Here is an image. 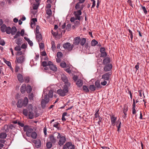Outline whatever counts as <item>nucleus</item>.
I'll list each match as a JSON object with an SVG mask.
<instances>
[{"mask_svg": "<svg viewBox=\"0 0 149 149\" xmlns=\"http://www.w3.org/2000/svg\"><path fill=\"white\" fill-rule=\"evenodd\" d=\"M91 1L93 2V4L91 7V8H92L95 6V1L94 0H91Z\"/></svg>", "mask_w": 149, "mask_h": 149, "instance_id": "69168bd1", "label": "nucleus"}, {"mask_svg": "<svg viewBox=\"0 0 149 149\" xmlns=\"http://www.w3.org/2000/svg\"><path fill=\"white\" fill-rule=\"evenodd\" d=\"M89 88L92 91H94L95 90V87L94 85H91L89 86Z\"/></svg>", "mask_w": 149, "mask_h": 149, "instance_id": "37998d69", "label": "nucleus"}, {"mask_svg": "<svg viewBox=\"0 0 149 149\" xmlns=\"http://www.w3.org/2000/svg\"><path fill=\"white\" fill-rule=\"evenodd\" d=\"M44 92L43 95L44 96V98L42 99L41 101L42 107L43 109L45 107L46 104L49 102V98H52L53 96V92L52 90L49 91L48 94Z\"/></svg>", "mask_w": 149, "mask_h": 149, "instance_id": "f257e3e1", "label": "nucleus"}, {"mask_svg": "<svg viewBox=\"0 0 149 149\" xmlns=\"http://www.w3.org/2000/svg\"><path fill=\"white\" fill-rule=\"evenodd\" d=\"M112 65L111 64H109L105 65L104 68V70L107 72L110 71L112 69Z\"/></svg>", "mask_w": 149, "mask_h": 149, "instance_id": "4468645a", "label": "nucleus"}, {"mask_svg": "<svg viewBox=\"0 0 149 149\" xmlns=\"http://www.w3.org/2000/svg\"><path fill=\"white\" fill-rule=\"evenodd\" d=\"M20 32L19 31H18L15 35L13 37L14 38L16 39L18 37L20 36Z\"/></svg>", "mask_w": 149, "mask_h": 149, "instance_id": "49530a36", "label": "nucleus"}, {"mask_svg": "<svg viewBox=\"0 0 149 149\" xmlns=\"http://www.w3.org/2000/svg\"><path fill=\"white\" fill-rule=\"evenodd\" d=\"M111 75V72L106 73L102 75L101 79H103L105 80H109Z\"/></svg>", "mask_w": 149, "mask_h": 149, "instance_id": "1a4fd4ad", "label": "nucleus"}, {"mask_svg": "<svg viewBox=\"0 0 149 149\" xmlns=\"http://www.w3.org/2000/svg\"><path fill=\"white\" fill-rule=\"evenodd\" d=\"M49 68L51 70L55 72L57 70V68L56 66L53 64L52 65H51Z\"/></svg>", "mask_w": 149, "mask_h": 149, "instance_id": "cd10ccee", "label": "nucleus"}, {"mask_svg": "<svg viewBox=\"0 0 149 149\" xmlns=\"http://www.w3.org/2000/svg\"><path fill=\"white\" fill-rule=\"evenodd\" d=\"M110 119L111 124L114 126L117 120V117H115L114 115H112L110 116Z\"/></svg>", "mask_w": 149, "mask_h": 149, "instance_id": "2eb2a0df", "label": "nucleus"}, {"mask_svg": "<svg viewBox=\"0 0 149 149\" xmlns=\"http://www.w3.org/2000/svg\"><path fill=\"white\" fill-rule=\"evenodd\" d=\"M28 115L29 118L30 119H31L33 118L34 116V113H33V111H29Z\"/></svg>", "mask_w": 149, "mask_h": 149, "instance_id": "a878e982", "label": "nucleus"}, {"mask_svg": "<svg viewBox=\"0 0 149 149\" xmlns=\"http://www.w3.org/2000/svg\"><path fill=\"white\" fill-rule=\"evenodd\" d=\"M74 145L72 144V143L70 142L66 143L63 146V149H74Z\"/></svg>", "mask_w": 149, "mask_h": 149, "instance_id": "0eeeda50", "label": "nucleus"}, {"mask_svg": "<svg viewBox=\"0 0 149 149\" xmlns=\"http://www.w3.org/2000/svg\"><path fill=\"white\" fill-rule=\"evenodd\" d=\"M33 131L32 128H29L28 131L26 132V135L28 136H29L30 135V133H31Z\"/></svg>", "mask_w": 149, "mask_h": 149, "instance_id": "c756f323", "label": "nucleus"}, {"mask_svg": "<svg viewBox=\"0 0 149 149\" xmlns=\"http://www.w3.org/2000/svg\"><path fill=\"white\" fill-rule=\"evenodd\" d=\"M36 39L38 42L41 41L42 39L41 34L40 33L36 34Z\"/></svg>", "mask_w": 149, "mask_h": 149, "instance_id": "a211bd4d", "label": "nucleus"}, {"mask_svg": "<svg viewBox=\"0 0 149 149\" xmlns=\"http://www.w3.org/2000/svg\"><path fill=\"white\" fill-rule=\"evenodd\" d=\"M70 85V83H68L67 84H65L63 89H59L57 91V93L62 97L65 96L68 92V88Z\"/></svg>", "mask_w": 149, "mask_h": 149, "instance_id": "f03ea898", "label": "nucleus"}, {"mask_svg": "<svg viewBox=\"0 0 149 149\" xmlns=\"http://www.w3.org/2000/svg\"><path fill=\"white\" fill-rule=\"evenodd\" d=\"M61 79L65 83V84H67L68 83H70L68 82L67 77L64 74H61Z\"/></svg>", "mask_w": 149, "mask_h": 149, "instance_id": "9d476101", "label": "nucleus"}, {"mask_svg": "<svg viewBox=\"0 0 149 149\" xmlns=\"http://www.w3.org/2000/svg\"><path fill=\"white\" fill-rule=\"evenodd\" d=\"M57 57L58 58H61L63 56V54L61 52H58L57 54Z\"/></svg>", "mask_w": 149, "mask_h": 149, "instance_id": "c03bdc74", "label": "nucleus"}, {"mask_svg": "<svg viewBox=\"0 0 149 149\" xmlns=\"http://www.w3.org/2000/svg\"><path fill=\"white\" fill-rule=\"evenodd\" d=\"M79 3H77L75 6V8L76 10L80 8V5Z\"/></svg>", "mask_w": 149, "mask_h": 149, "instance_id": "e2e57ef3", "label": "nucleus"}, {"mask_svg": "<svg viewBox=\"0 0 149 149\" xmlns=\"http://www.w3.org/2000/svg\"><path fill=\"white\" fill-rule=\"evenodd\" d=\"M60 124L58 122L55 123L53 125V126L57 128H58V125Z\"/></svg>", "mask_w": 149, "mask_h": 149, "instance_id": "864d4df0", "label": "nucleus"}, {"mask_svg": "<svg viewBox=\"0 0 149 149\" xmlns=\"http://www.w3.org/2000/svg\"><path fill=\"white\" fill-rule=\"evenodd\" d=\"M7 134L5 132H2L0 133V138L4 139L7 136Z\"/></svg>", "mask_w": 149, "mask_h": 149, "instance_id": "bb28decb", "label": "nucleus"}, {"mask_svg": "<svg viewBox=\"0 0 149 149\" xmlns=\"http://www.w3.org/2000/svg\"><path fill=\"white\" fill-rule=\"evenodd\" d=\"M37 19L36 18H33L31 21V26L33 28L36 25V22H37Z\"/></svg>", "mask_w": 149, "mask_h": 149, "instance_id": "412c9836", "label": "nucleus"}, {"mask_svg": "<svg viewBox=\"0 0 149 149\" xmlns=\"http://www.w3.org/2000/svg\"><path fill=\"white\" fill-rule=\"evenodd\" d=\"M128 107H126V106H124V108H123V112H126L127 111H128Z\"/></svg>", "mask_w": 149, "mask_h": 149, "instance_id": "13d9d810", "label": "nucleus"}, {"mask_svg": "<svg viewBox=\"0 0 149 149\" xmlns=\"http://www.w3.org/2000/svg\"><path fill=\"white\" fill-rule=\"evenodd\" d=\"M29 127L28 126H25L24 128V131L27 132Z\"/></svg>", "mask_w": 149, "mask_h": 149, "instance_id": "338daca9", "label": "nucleus"}, {"mask_svg": "<svg viewBox=\"0 0 149 149\" xmlns=\"http://www.w3.org/2000/svg\"><path fill=\"white\" fill-rule=\"evenodd\" d=\"M51 48L53 51H54L56 49V46L54 42V41H52L51 42Z\"/></svg>", "mask_w": 149, "mask_h": 149, "instance_id": "c85d7f7f", "label": "nucleus"}, {"mask_svg": "<svg viewBox=\"0 0 149 149\" xmlns=\"http://www.w3.org/2000/svg\"><path fill=\"white\" fill-rule=\"evenodd\" d=\"M86 41V39L85 38H80V44L81 46H83L85 44Z\"/></svg>", "mask_w": 149, "mask_h": 149, "instance_id": "5701e85b", "label": "nucleus"}, {"mask_svg": "<svg viewBox=\"0 0 149 149\" xmlns=\"http://www.w3.org/2000/svg\"><path fill=\"white\" fill-rule=\"evenodd\" d=\"M60 65L62 68H65L66 67L67 65L65 62L63 61L60 63Z\"/></svg>", "mask_w": 149, "mask_h": 149, "instance_id": "4c0bfd02", "label": "nucleus"}, {"mask_svg": "<svg viewBox=\"0 0 149 149\" xmlns=\"http://www.w3.org/2000/svg\"><path fill=\"white\" fill-rule=\"evenodd\" d=\"M17 78L20 82L22 83L24 81L23 75L19 73L17 75Z\"/></svg>", "mask_w": 149, "mask_h": 149, "instance_id": "f3484780", "label": "nucleus"}, {"mask_svg": "<svg viewBox=\"0 0 149 149\" xmlns=\"http://www.w3.org/2000/svg\"><path fill=\"white\" fill-rule=\"evenodd\" d=\"M99 110H97L95 113V118H97V117L99 118V117H100L99 115Z\"/></svg>", "mask_w": 149, "mask_h": 149, "instance_id": "603ef678", "label": "nucleus"}, {"mask_svg": "<svg viewBox=\"0 0 149 149\" xmlns=\"http://www.w3.org/2000/svg\"><path fill=\"white\" fill-rule=\"evenodd\" d=\"M42 65L44 67L47 66V63L46 61H43L42 63Z\"/></svg>", "mask_w": 149, "mask_h": 149, "instance_id": "0e129e2a", "label": "nucleus"}, {"mask_svg": "<svg viewBox=\"0 0 149 149\" xmlns=\"http://www.w3.org/2000/svg\"><path fill=\"white\" fill-rule=\"evenodd\" d=\"M39 45L40 49H43L44 47V44L43 43H41L39 44Z\"/></svg>", "mask_w": 149, "mask_h": 149, "instance_id": "052dcab7", "label": "nucleus"}, {"mask_svg": "<svg viewBox=\"0 0 149 149\" xmlns=\"http://www.w3.org/2000/svg\"><path fill=\"white\" fill-rule=\"evenodd\" d=\"M17 31V29L15 26H13L11 28L10 27H7L6 32L8 34L11 33L12 35H14L15 34Z\"/></svg>", "mask_w": 149, "mask_h": 149, "instance_id": "39448f33", "label": "nucleus"}, {"mask_svg": "<svg viewBox=\"0 0 149 149\" xmlns=\"http://www.w3.org/2000/svg\"><path fill=\"white\" fill-rule=\"evenodd\" d=\"M33 95L32 93H31L29 95L28 97L30 100H33Z\"/></svg>", "mask_w": 149, "mask_h": 149, "instance_id": "de8ad7c7", "label": "nucleus"}, {"mask_svg": "<svg viewBox=\"0 0 149 149\" xmlns=\"http://www.w3.org/2000/svg\"><path fill=\"white\" fill-rule=\"evenodd\" d=\"M98 43V42L95 40L93 39L92 40L91 43V45L92 46H95Z\"/></svg>", "mask_w": 149, "mask_h": 149, "instance_id": "e433bc0d", "label": "nucleus"}, {"mask_svg": "<svg viewBox=\"0 0 149 149\" xmlns=\"http://www.w3.org/2000/svg\"><path fill=\"white\" fill-rule=\"evenodd\" d=\"M27 44L26 43H24L22 45L21 47V48H22V49H25L27 48Z\"/></svg>", "mask_w": 149, "mask_h": 149, "instance_id": "4d7b16f0", "label": "nucleus"}, {"mask_svg": "<svg viewBox=\"0 0 149 149\" xmlns=\"http://www.w3.org/2000/svg\"><path fill=\"white\" fill-rule=\"evenodd\" d=\"M95 84L97 88H101L102 87V86L100 84L99 81L98 80L95 81Z\"/></svg>", "mask_w": 149, "mask_h": 149, "instance_id": "72a5a7b5", "label": "nucleus"}, {"mask_svg": "<svg viewBox=\"0 0 149 149\" xmlns=\"http://www.w3.org/2000/svg\"><path fill=\"white\" fill-rule=\"evenodd\" d=\"M110 59L109 57H105L103 60V64L104 65H107L110 63Z\"/></svg>", "mask_w": 149, "mask_h": 149, "instance_id": "aec40b11", "label": "nucleus"}, {"mask_svg": "<svg viewBox=\"0 0 149 149\" xmlns=\"http://www.w3.org/2000/svg\"><path fill=\"white\" fill-rule=\"evenodd\" d=\"M47 14L49 16L51 15L52 14V12L51 10L50 9H48L46 10Z\"/></svg>", "mask_w": 149, "mask_h": 149, "instance_id": "58836bf2", "label": "nucleus"}, {"mask_svg": "<svg viewBox=\"0 0 149 149\" xmlns=\"http://www.w3.org/2000/svg\"><path fill=\"white\" fill-rule=\"evenodd\" d=\"M121 125V123L120 121L119 122L118 121L116 122V127H117V128H118L117 131L118 132L119 131V129L120 128Z\"/></svg>", "mask_w": 149, "mask_h": 149, "instance_id": "7c9ffc66", "label": "nucleus"}, {"mask_svg": "<svg viewBox=\"0 0 149 149\" xmlns=\"http://www.w3.org/2000/svg\"><path fill=\"white\" fill-rule=\"evenodd\" d=\"M52 144H53L50 141L48 142L46 145L47 148H50L52 146Z\"/></svg>", "mask_w": 149, "mask_h": 149, "instance_id": "473e14b6", "label": "nucleus"}, {"mask_svg": "<svg viewBox=\"0 0 149 149\" xmlns=\"http://www.w3.org/2000/svg\"><path fill=\"white\" fill-rule=\"evenodd\" d=\"M32 88L29 85H27L26 88V92L28 93H30L32 91Z\"/></svg>", "mask_w": 149, "mask_h": 149, "instance_id": "f704fd0d", "label": "nucleus"}, {"mask_svg": "<svg viewBox=\"0 0 149 149\" xmlns=\"http://www.w3.org/2000/svg\"><path fill=\"white\" fill-rule=\"evenodd\" d=\"M73 14L75 16L76 19H78V20L80 19V15L81 14V10H79L77 11H74Z\"/></svg>", "mask_w": 149, "mask_h": 149, "instance_id": "6e6552de", "label": "nucleus"}, {"mask_svg": "<svg viewBox=\"0 0 149 149\" xmlns=\"http://www.w3.org/2000/svg\"><path fill=\"white\" fill-rule=\"evenodd\" d=\"M28 109L29 111H32L33 110V107L32 105H29L28 107Z\"/></svg>", "mask_w": 149, "mask_h": 149, "instance_id": "09e8293b", "label": "nucleus"}, {"mask_svg": "<svg viewBox=\"0 0 149 149\" xmlns=\"http://www.w3.org/2000/svg\"><path fill=\"white\" fill-rule=\"evenodd\" d=\"M32 142L34 143L35 147L38 148L40 147L41 146V141L39 139L34 140L32 141Z\"/></svg>", "mask_w": 149, "mask_h": 149, "instance_id": "9b49d317", "label": "nucleus"}, {"mask_svg": "<svg viewBox=\"0 0 149 149\" xmlns=\"http://www.w3.org/2000/svg\"><path fill=\"white\" fill-rule=\"evenodd\" d=\"M25 59V58L24 56H22L18 58H16V61H17L18 63H22L24 62Z\"/></svg>", "mask_w": 149, "mask_h": 149, "instance_id": "f8f14e48", "label": "nucleus"}, {"mask_svg": "<svg viewBox=\"0 0 149 149\" xmlns=\"http://www.w3.org/2000/svg\"><path fill=\"white\" fill-rule=\"evenodd\" d=\"M107 56V54L106 52H102L100 54V57H101L105 58Z\"/></svg>", "mask_w": 149, "mask_h": 149, "instance_id": "a18cd8bd", "label": "nucleus"}, {"mask_svg": "<svg viewBox=\"0 0 149 149\" xmlns=\"http://www.w3.org/2000/svg\"><path fill=\"white\" fill-rule=\"evenodd\" d=\"M39 29H40L39 26L38 25L37 26L36 29V30H35V32H36V34L40 33H39Z\"/></svg>", "mask_w": 149, "mask_h": 149, "instance_id": "3c124183", "label": "nucleus"}, {"mask_svg": "<svg viewBox=\"0 0 149 149\" xmlns=\"http://www.w3.org/2000/svg\"><path fill=\"white\" fill-rule=\"evenodd\" d=\"M23 114L26 116L28 115V111L27 109H24L23 111Z\"/></svg>", "mask_w": 149, "mask_h": 149, "instance_id": "79ce46f5", "label": "nucleus"}, {"mask_svg": "<svg viewBox=\"0 0 149 149\" xmlns=\"http://www.w3.org/2000/svg\"><path fill=\"white\" fill-rule=\"evenodd\" d=\"M37 136V134L35 132H34L32 133L31 134V137L32 138L35 139L36 138Z\"/></svg>", "mask_w": 149, "mask_h": 149, "instance_id": "c9c22d12", "label": "nucleus"}, {"mask_svg": "<svg viewBox=\"0 0 149 149\" xmlns=\"http://www.w3.org/2000/svg\"><path fill=\"white\" fill-rule=\"evenodd\" d=\"M28 102V100L26 97H25L24 100H22V103L23 104V106L26 107Z\"/></svg>", "mask_w": 149, "mask_h": 149, "instance_id": "4be33fe9", "label": "nucleus"}, {"mask_svg": "<svg viewBox=\"0 0 149 149\" xmlns=\"http://www.w3.org/2000/svg\"><path fill=\"white\" fill-rule=\"evenodd\" d=\"M21 49V47L19 45H17L15 47V50L16 51H20Z\"/></svg>", "mask_w": 149, "mask_h": 149, "instance_id": "8fccbe9b", "label": "nucleus"}, {"mask_svg": "<svg viewBox=\"0 0 149 149\" xmlns=\"http://www.w3.org/2000/svg\"><path fill=\"white\" fill-rule=\"evenodd\" d=\"M26 91V86L25 84H23L20 88V91L22 93H24Z\"/></svg>", "mask_w": 149, "mask_h": 149, "instance_id": "dca6fc26", "label": "nucleus"}, {"mask_svg": "<svg viewBox=\"0 0 149 149\" xmlns=\"http://www.w3.org/2000/svg\"><path fill=\"white\" fill-rule=\"evenodd\" d=\"M22 40L21 38H19L15 40V43L18 45H20Z\"/></svg>", "mask_w": 149, "mask_h": 149, "instance_id": "2f4dec72", "label": "nucleus"}, {"mask_svg": "<svg viewBox=\"0 0 149 149\" xmlns=\"http://www.w3.org/2000/svg\"><path fill=\"white\" fill-rule=\"evenodd\" d=\"M76 84L79 87L83 85L82 81L80 79L78 80L76 82Z\"/></svg>", "mask_w": 149, "mask_h": 149, "instance_id": "393cba45", "label": "nucleus"}, {"mask_svg": "<svg viewBox=\"0 0 149 149\" xmlns=\"http://www.w3.org/2000/svg\"><path fill=\"white\" fill-rule=\"evenodd\" d=\"M3 60L7 64V65L8 66H10L11 65V63L9 61H6V60L5 59H4Z\"/></svg>", "mask_w": 149, "mask_h": 149, "instance_id": "6e6d98bb", "label": "nucleus"}, {"mask_svg": "<svg viewBox=\"0 0 149 149\" xmlns=\"http://www.w3.org/2000/svg\"><path fill=\"white\" fill-rule=\"evenodd\" d=\"M80 41V37L79 36L75 38L74 39V42L73 45H78Z\"/></svg>", "mask_w": 149, "mask_h": 149, "instance_id": "ddd939ff", "label": "nucleus"}, {"mask_svg": "<svg viewBox=\"0 0 149 149\" xmlns=\"http://www.w3.org/2000/svg\"><path fill=\"white\" fill-rule=\"evenodd\" d=\"M63 47L65 49L71 51L73 48L74 45L73 44L71 45L70 43L67 42L63 45Z\"/></svg>", "mask_w": 149, "mask_h": 149, "instance_id": "423d86ee", "label": "nucleus"}, {"mask_svg": "<svg viewBox=\"0 0 149 149\" xmlns=\"http://www.w3.org/2000/svg\"><path fill=\"white\" fill-rule=\"evenodd\" d=\"M58 145L61 146L63 145L66 141V138L65 136L61 135L58 132Z\"/></svg>", "mask_w": 149, "mask_h": 149, "instance_id": "20e7f679", "label": "nucleus"}, {"mask_svg": "<svg viewBox=\"0 0 149 149\" xmlns=\"http://www.w3.org/2000/svg\"><path fill=\"white\" fill-rule=\"evenodd\" d=\"M24 82L26 83H28L29 81V78L28 76L24 77Z\"/></svg>", "mask_w": 149, "mask_h": 149, "instance_id": "ea45409f", "label": "nucleus"}, {"mask_svg": "<svg viewBox=\"0 0 149 149\" xmlns=\"http://www.w3.org/2000/svg\"><path fill=\"white\" fill-rule=\"evenodd\" d=\"M39 5L38 4H34L33 6V8L35 10H36L38 8Z\"/></svg>", "mask_w": 149, "mask_h": 149, "instance_id": "bf43d9fd", "label": "nucleus"}, {"mask_svg": "<svg viewBox=\"0 0 149 149\" xmlns=\"http://www.w3.org/2000/svg\"><path fill=\"white\" fill-rule=\"evenodd\" d=\"M58 132H55L49 135V140L53 144H55L57 140L56 138V137L57 139L58 138Z\"/></svg>", "mask_w": 149, "mask_h": 149, "instance_id": "7ed1b4c3", "label": "nucleus"}, {"mask_svg": "<svg viewBox=\"0 0 149 149\" xmlns=\"http://www.w3.org/2000/svg\"><path fill=\"white\" fill-rule=\"evenodd\" d=\"M17 107L21 108L22 106H23V103H22V99H19L17 104Z\"/></svg>", "mask_w": 149, "mask_h": 149, "instance_id": "6ab92c4d", "label": "nucleus"}, {"mask_svg": "<svg viewBox=\"0 0 149 149\" xmlns=\"http://www.w3.org/2000/svg\"><path fill=\"white\" fill-rule=\"evenodd\" d=\"M141 8L145 14H147L148 12L146 7L145 6H142Z\"/></svg>", "mask_w": 149, "mask_h": 149, "instance_id": "5fc2aeb1", "label": "nucleus"}, {"mask_svg": "<svg viewBox=\"0 0 149 149\" xmlns=\"http://www.w3.org/2000/svg\"><path fill=\"white\" fill-rule=\"evenodd\" d=\"M19 66L17 65H16L15 70V72H17L19 70Z\"/></svg>", "mask_w": 149, "mask_h": 149, "instance_id": "774afa93", "label": "nucleus"}, {"mask_svg": "<svg viewBox=\"0 0 149 149\" xmlns=\"http://www.w3.org/2000/svg\"><path fill=\"white\" fill-rule=\"evenodd\" d=\"M106 50L103 47H102L100 49V52H101V53H102V52H105V51Z\"/></svg>", "mask_w": 149, "mask_h": 149, "instance_id": "680f3d73", "label": "nucleus"}, {"mask_svg": "<svg viewBox=\"0 0 149 149\" xmlns=\"http://www.w3.org/2000/svg\"><path fill=\"white\" fill-rule=\"evenodd\" d=\"M83 88V91L85 92H88L89 91V90L86 86H84Z\"/></svg>", "mask_w": 149, "mask_h": 149, "instance_id": "a19ab883", "label": "nucleus"}, {"mask_svg": "<svg viewBox=\"0 0 149 149\" xmlns=\"http://www.w3.org/2000/svg\"><path fill=\"white\" fill-rule=\"evenodd\" d=\"M7 27L5 24L2 25L1 27V31L3 32H5Z\"/></svg>", "mask_w": 149, "mask_h": 149, "instance_id": "b1692460", "label": "nucleus"}]
</instances>
